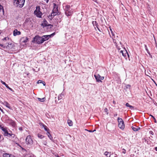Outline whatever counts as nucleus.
I'll return each mask as SVG.
<instances>
[{"instance_id":"obj_1","label":"nucleus","mask_w":157,"mask_h":157,"mask_svg":"<svg viewBox=\"0 0 157 157\" xmlns=\"http://www.w3.org/2000/svg\"><path fill=\"white\" fill-rule=\"evenodd\" d=\"M25 0H13V5L17 8H22L25 3Z\"/></svg>"},{"instance_id":"obj_2","label":"nucleus","mask_w":157,"mask_h":157,"mask_svg":"<svg viewBox=\"0 0 157 157\" xmlns=\"http://www.w3.org/2000/svg\"><path fill=\"white\" fill-rule=\"evenodd\" d=\"M64 10L65 13L67 16H70L72 15L73 13L72 9L71 8L69 5H66L65 8Z\"/></svg>"},{"instance_id":"obj_3","label":"nucleus","mask_w":157,"mask_h":157,"mask_svg":"<svg viewBox=\"0 0 157 157\" xmlns=\"http://www.w3.org/2000/svg\"><path fill=\"white\" fill-rule=\"evenodd\" d=\"M40 8L39 6H37L36 10L34 11V14L37 17L39 18H41L42 16L43 15L42 13L40 11Z\"/></svg>"},{"instance_id":"obj_4","label":"nucleus","mask_w":157,"mask_h":157,"mask_svg":"<svg viewBox=\"0 0 157 157\" xmlns=\"http://www.w3.org/2000/svg\"><path fill=\"white\" fill-rule=\"evenodd\" d=\"M32 42L39 44L42 43L44 42V40H42V37L36 36L34 38Z\"/></svg>"},{"instance_id":"obj_5","label":"nucleus","mask_w":157,"mask_h":157,"mask_svg":"<svg viewBox=\"0 0 157 157\" xmlns=\"http://www.w3.org/2000/svg\"><path fill=\"white\" fill-rule=\"evenodd\" d=\"M117 120L118 122V126L119 128L122 130H123L125 127L124 122L123 120L119 117L117 118Z\"/></svg>"},{"instance_id":"obj_6","label":"nucleus","mask_w":157,"mask_h":157,"mask_svg":"<svg viewBox=\"0 0 157 157\" xmlns=\"http://www.w3.org/2000/svg\"><path fill=\"white\" fill-rule=\"evenodd\" d=\"M25 142L26 144L28 145H32L33 144V140L30 135H29L26 137Z\"/></svg>"},{"instance_id":"obj_7","label":"nucleus","mask_w":157,"mask_h":157,"mask_svg":"<svg viewBox=\"0 0 157 157\" xmlns=\"http://www.w3.org/2000/svg\"><path fill=\"white\" fill-rule=\"evenodd\" d=\"M53 9L52 12L57 15H59V11L58 10V6L56 3H53Z\"/></svg>"},{"instance_id":"obj_8","label":"nucleus","mask_w":157,"mask_h":157,"mask_svg":"<svg viewBox=\"0 0 157 157\" xmlns=\"http://www.w3.org/2000/svg\"><path fill=\"white\" fill-rule=\"evenodd\" d=\"M94 76L97 82H101L102 81L101 80H103L104 79V77L101 76L98 74H95L94 75Z\"/></svg>"},{"instance_id":"obj_9","label":"nucleus","mask_w":157,"mask_h":157,"mask_svg":"<svg viewBox=\"0 0 157 157\" xmlns=\"http://www.w3.org/2000/svg\"><path fill=\"white\" fill-rule=\"evenodd\" d=\"M54 33H52L50 35L43 36L42 37V40H44V42L45 40H48L52 36H53L54 35Z\"/></svg>"},{"instance_id":"obj_10","label":"nucleus","mask_w":157,"mask_h":157,"mask_svg":"<svg viewBox=\"0 0 157 157\" xmlns=\"http://www.w3.org/2000/svg\"><path fill=\"white\" fill-rule=\"evenodd\" d=\"M41 25L43 26L46 27L49 26L50 25L48 24L46 19L44 18L43 20V23L41 24Z\"/></svg>"},{"instance_id":"obj_11","label":"nucleus","mask_w":157,"mask_h":157,"mask_svg":"<svg viewBox=\"0 0 157 157\" xmlns=\"http://www.w3.org/2000/svg\"><path fill=\"white\" fill-rule=\"evenodd\" d=\"M40 125L41 126H42V127H43L45 131H47V133L48 132H49V129L48 128L47 126H46L43 123H41L40 124Z\"/></svg>"},{"instance_id":"obj_12","label":"nucleus","mask_w":157,"mask_h":157,"mask_svg":"<svg viewBox=\"0 0 157 157\" xmlns=\"http://www.w3.org/2000/svg\"><path fill=\"white\" fill-rule=\"evenodd\" d=\"M21 33L19 31H18L17 29H15L13 32V35L14 36H16L17 35H19L21 34Z\"/></svg>"},{"instance_id":"obj_13","label":"nucleus","mask_w":157,"mask_h":157,"mask_svg":"<svg viewBox=\"0 0 157 157\" xmlns=\"http://www.w3.org/2000/svg\"><path fill=\"white\" fill-rule=\"evenodd\" d=\"M57 15L55 13H53V12H52V13L51 14V15H49L48 17L49 18L50 20H52L53 18L56 15Z\"/></svg>"},{"instance_id":"obj_14","label":"nucleus","mask_w":157,"mask_h":157,"mask_svg":"<svg viewBox=\"0 0 157 157\" xmlns=\"http://www.w3.org/2000/svg\"><path fill=\"white\" fill-rule=\"evenodd\" d=\"M3 157H14L12 155L7 153L3 154Z\"/></svg>"},{"instance_id":"obj_15","label":"nucleus","mask_w":157,"mask_h":157,"mask_svg":"<svg viewBox=\"0 0 157 157\" xmlns=\"http://www.w3.org/2000/svg\"><path fill=\"white\" fill-rule=\"evenodd\" d=\"M21 40H22V42L26 43L28 41L29 38L26 37L23 38Z\"/></svg>"},{"instance_id":"obj_16","label":"nucleus","mask_w":157,"mask_h":157,"mask_svg":"<svg viewBox=\"0 0 157 157\" xmlns=\"http://www.w3.org/2000/svg\"><path fill=\"white\" fill-rule=\"evenodd\" d=\"M3 104L5 105L7 107L10 109V104L8 103L6 101H4L3 103Z\"/></svg>"},{"instance_id":"obj_17","label":"nucleus","mask_w":157,"mask_h":157,"mask_svg":"<svg viewBox=\"0 0 157 157\" xmlns=\"http://www.w3.org/2000/svg\"><path fill=\"white\" fill-rule=\"evenodd\" d=\"M127 52V51L126 50L124 51L121 50V52L122 53V55L124 56L125 57L126 56Z\"/></svg>"},{"instance_id":"obj_18","label":"nucleus","mask_w":157,"mask_h":157,"mask_svg":"<svg viewBox=\"0 0 157 157\" xmlns=\"http://www.w3.org/2000/svg\"><path fill=\"white\" fill-rule=\"evenodd\" d=\"M4 132V135L5 136H8V132L6 128L3 131Z\"/></svg>"},{"instance_id":"obj_19","label":"nucleus","mask_w":157,"mask_h":157,"mask_svg":"<svg viewBox=\"0 0 157 157\" xmlns=\"http://www.w3.org/2000/svg\"><path fill=\"white\" fill-rule=\"evenodd\" d=\"M104 154L107 157H110L111 155V152L109 153L108 152L106 151H105Z\"/></svg>"},{"instance_id":"obj_20","label":"nucleus","mask_w":157,"mask_h":157,"mask_svg":"<svg viewBox=\"0 0 157 157\" xmlns=\"http://www.w3.org/2000/svg\"><path fill=\"white\" fill-rule=\"evenodd\" d=\"M125 105L127 106V107H129L130 109H133V108H134V107L131 105H130L128 103H127L126 104H125Z\"/></svg>"},{"instance_id":"obj_21","label":"nucleus","mask_w":157,"mask_h":157,"mask_svg":"<svg viewBox=\"0 0 157 157\" xmlns=\"http://www.w3.org/2000/svg\"><path fill=\"white\" fill-rule=\"evenodd\" d=\"M38 101L40 102H44L46 100V98H38Z\"/></svg>"},{"instance_id":"obj_22","label":"nucleus","mask_w":157,"mask_h":157,"mask_svg":"<svg viewBox=\"0 0 157 157\" xmlns=\"http://www.w3.org/2000/svg\"><path fill=\"white\" fill-rule=\"evenodd\" d=\"M132 129L134 131H136L140 129V128H136V127H134L132 126Z\"/></svg>"},{"instance_id":"obj_23","label":"nucleus","mask_w":157,"mask_h":157,"mask_svg":"<svg viewBox=\"0 0 157 157\" xmlns=\"http://www.w3.org/2000/svg\"><path fill=\"white\" fill-rule=\"evenodd\" d=\"M67 123L70 126H72L73 125V123L72 121L70 120H68L67 121Z\"/></svg>"},{"instance_id":"obj_24","label":"nucleus","mask_w":157,"mask_h":157,"mask_svg":"<svg viewBox=\"0 0 157 157\" xmlns=\"http://www.w3.org/2000/svg\"><path fill=\"white\" fill-rule=\"evenodd\" d=\"M64 95V94L62 93L61 94H59L58 97V99L59 100L63 98L62 96H63Z\"/></svg>"},{"instance_id":"obj_25","label":"nucleus","mask_w":157,"mask_h":157,"mask_svg":"<svg viewBox=\"0 0 157 157\" xmlns=\"http://www.w3.org/2000/svg\"><path fill=\"white\" fill-rule=\"evenodd\" d=\"M47 135H48V137H49V139L51 140H52V137L51 135L50 134V132H48V133H47Z\"/></svg>"},{"instance_id":"obj_26","label":"nucleus","mask_w":157,"mask_h":157,"mask_svg":"<svg viewBox=\"0 0 157 157\" xmlns=\"http://www.w3.org/2000/svg\"><path fill=\"white\" fill-rule=\"evenodd\" d=\"M94 23H95V25L96 26V27L97 28H98V23H97V22L96 21H93L92 22V24H93V25H94Z\"/></svg>"},{"instance_id":"obj_27","label":"nucleus","mask_w":157,"mask_h":157,"mask_svg":"<svg viewBox=\"0 0 157 157\" xmlns=\"http://www.w3.org/2000/svg\"><path fill=\"white\" fill-rule=\"evenodd\" d=\"M144 47L145 48V49L146 50V51H147V53L149 54V55H150V53L147 48V46L146 45V44H144Z\"/></svg>"},{"instance_id":"obj_28","label":"nucleus","mask_w":157,"mask_h":157,"mask_svg":"<svg viewBox=\"0 0 157 157\" xmlns=\"http://www.w3.org/2000/svg\"><path fill=\"white\" fill-rule=\"evenodd\" d=\"M37 136L40 139H43L44 137V136L40 134H38Z\"/></svg>"},{"instance_id":"obj_29","label":"nucleus","mask_w":157,"mask_h":157,"mask_svg":"<svg viewBox=\"0 0 157 157\" xmlns=\"http://www.w3.org/2000/svg\"><path fill=\"white\" fill-rule=\"evenodd\" d=\"M10 136L12 137H14L15 136V135L14 134L9 133L8 132V136Z\"/></svg>"},{"instance_id":"obj_30","label":"nucleus","mask_w":157,"mask_h":157,"mask_svg":"<svg viewBox=\"0 0 157 157\" xmlns=\"http://www.w3.org/2000/svg\"><path fill=\"white\" fill-rule=\"evenodd\" d=\"M113 42L114 43H115V44H116V47L117 48L119 49H120V48H118V45H117V43H116V40H114V39L113 40Z\"/></svg>"},{"instance_id":"obj_31","label":"nucleus","mask_w":157,"mask_h":157,"mask_svg":"<svg viewBox=\"0 0 157 157\" xmlns=\"http://www.w3.org/2000/svg\"><path fill=\"white\" fill-rule=\"evenodd\" d=\"M7 88H8V89H9L10 90L12 91H13V89L10 88V87L8 85H6V86Z\"/></svg>"},{"instance_id":"obj_32","label":"nucleus","mask_w":157,"mask_h":157,"mask_svg":"<svg viewBox=\"0 0 157 157\" xmlns=\"http://www.w3.org/2000/svg\"><path fill=\"white\" fill-rule=\"evenodd\" d=\"M150 116H151L153 118V119L154 120V122L155 123H156V119L155 118V117L153 116H152V115H150Z\"/></svg>"},{"instance_id":"obj_33","label":"nucleus","mask_w":157,"mask_h":157,"mask_svg":"<svg viewBox=\"0 0 157 157\" xmlns=\"http://www.w3.org/2000/svg\"><path fill=\"white\" fill-rule=\"evenodd\" d=\"M1 82L5 86H6V85H7L5 82L2 81V80H1Z\"/></svg>"},{"instance_id":"obj_34","label":"nucleus","mask_w":157,"mask_h":157,"mask_svg":"<svg viewBox=\"0 0 157 157\" xmlns=\"http://www.w3.org/2000/svg\"><path fill=\"white\" fill-rule=\"evenodd\" d=\"M43 81L41 80H39L38 81L37 83H42Z\"/></svg>"},{"instance_id":"obj_35","label":"nucleus","mask_w":157,"mask_h":157,"mask_svg":"<svg viewBox=\"0 0 157 157\" xmlns=\"http://www.w3.org/2000/svg\"><path fill=\"white\" fill-rule=\"evenodd\" d=\"M110 31H111V33L112 34L113 36H114V33H113V31L111 29H110Z\"/></svg>"},{"instance_id":"obj_36","label":"nucleus","mask_w":157,"mask_h":157,"mask_svg":"<svg viewBox=\"0 0 157 157\" xmlns=\"http://www.w3.org/2000/svg\"><path fill=\"white\" fill-rule=\"evenodd\" d=\"M122 152L124 154H125L126 153V150L124 149H122Z\"/></svg>"},{"instance_id":"obj_37","label":"nucleus","mask_w":157,"mask_h":157,"mask_svg":"<svg viewBox=\"0 0 157 157\" xmlns=\"http://www.w3.org/2000/svg\"><path fill=\"white\" fill-rule=\"evenodd\" d=\"M3 131L6 128H4L3 127H1L0 128Z\"/></svg>"},{"instance_id":"obj_38","label":"nucleus","mask_w":157,"mask_h":157,"mask_svg":"<svg viewBox=\"0 0 157 157\" xmlns=\"http://www.w3.org/2000/svg\"><path fill=\"white\" fill-rule=\"evenodd\" d=\"M104 111H105V112H106L107 113V114H108V113L107 112L108 111V109L107 108H105L104 109Z\"/></svg>"},{"instance_id":"obj_39","label":"nucleus","mask_w":157,"mask_h":157,"mask_svg":"<svg viewBox=\"0 0 157 157\" xmlns=\"http://www.w3.org/2000/svg\"><path fill=\"white\" fill-rule=\"evenodd\" d=\"M1 10H2L3 12V9L2 7H0V11H1Z\"/></svg>"},{"instance_id":"obj_40","label":"nucleus","mask_w":157,"mask_h":157,"mask_svg":"<svg viewBox=\"0 0 157 157\" xmlns=\"http://www.w3.org/2000/svg\"><path fill=\"white\" fill-rule=\"evenodd\" d=\"M126 55H127L128 56V58H129V54L127 52V54H126ZM129 59L130 60V59L129 58Z\"/></svg>"},{"instance_id":"obj_41","label":"nucleus","mask_w":157,"mask_h":157,"mask_svg":"<svg viewBox=\"0 0 157 157\" xmlns=\"http://www.w3.org/2000/svg\"><path fill=\"white\" fill-rule=\"evenodd\" d=\"M130 87V85H128L127 86H126V88H128V87Z\"/></svg>"},{"instance_id":"obj_42","label":"nucleus","mask_w":157,"mask_h":157,"mask_svg":"<svg viewBox=\"0 0 157 157\" xmlns=\"http://www.w3.org/2000/svg\"><path fill=\"white\" fill-rule=\"evenodd\" d=\"M87 131H88L89 132H94V131H92L90 130H87Z\"/></svg>"},{"instance_id":"obj_43","label":"nucleus","mask_w":157,"mask_h":157,"mask_svg":"<svg viewBox=\"0 0 157 157\" xmlns=\"http://www.w3.org/2000/svg\"><path fill=\"white\" fill-rule=\"evenodd\" d=\"M15 123H14V122H13L12 123V125H13V126H15Z\"/></svg>"},{"instance_id":"obj_44","label":"nucleus","mask_w":157,"mask_h":157,"mask_svg":"<svg viewBox=\"0 0 157 157\" xmlns=\"http://www.w3.org/2000/svg\"><path fill=\"white\" fill-rule=\"evenodd\" d=\"M44 0L46 1V3H48V1H49V0Z\"/></svg>"},{"instance_id":"obj_45","label":"nucleus","mask_w":157,"mask_h":157,"mask_svg":"<svg viewBox=\"0 0 157 157\" xmlns=\"http://www.w3.org/2000/svg\"><path fill=\"white\" fill-rule=\"evenodd\" d=\"M0 46H1L2 47H3L4 48L5 47L4 46H3V45L2 44H0Z\"/></svg>"},{"instance_id":"obj_46","label":"nucleus","mask_w":157,"mask_h":157,"mask_svg":"<svg viewBox=\"0 0 157 157\" xmlns=\"http://www.w3.org/2000/svg\"><path fill=\"white\" fill-rule=\"evenodd\" d=\"M42 83L43 84L44 86H45V83L44 82H43V81Z\"/></svg>"},{"instance_id":"obj_47","label":"nucleus","mask_w":157,"mask_h":157,"mask_svg":"<svg viewBox=\"0 0 157 157\" xmlns=\"http://www.w3.org/2000/svg\"><path fill=\"white\" fill-rule=\"evenodd\" d=\"M117 113H116V114H114V117H116V116H117Z\"/></svg>"},{"instance_id":"obj_48","label":"nucleus","mask_w":157,"mask_h":157,"mask_svg":"<svg viewBox=\"0 0 157 157\" xmlns=\"http://www.w3.org/2000/svg\"><path fill=\"white\" fill-rule=\"evenodd\" d=\"M155 150L156 151H157V147H155Z\"/></svg>"},{"instance_id":"obj_49","label":"nucleus","mask_w":157,"mask_h":157,"mask_svg":"<svg viewBox=\"0 0 157 157\" xmlns=\"http://www.w3.org/2000/svg\"><path fill=\"white\" fill-rule=\"evenodd\" d=\"M7 38V37L4 38L3 39V40H6Z\"/></svg>"},{"instance_id":"obj_50","label":"nucleus","mask_w":157,"mask_h":157,"mask_svg":"<svg viewBox=\"0 0 157 157\" xmlns=\"http://www.w3.org/2000/svg\"><path fill=\"white\" fill-rule=\"evenodd\" d=\"M2 136L0 134V139L1 138Z\"/></svg>"},{"instance_id":"obj_51","label":"nucleus","mask_w":157,"mask_h":157,"mask_svg":"<svg viewBox=\"0 0 157 157\" xmlns=\"http://www.w3.org/2000/svg\"><path fill=\"white\" fill-rule=\"evenodd\" d=\"M100 31H101L100 30V29H99L98 28H98H97Z\"/></svg>"},{"instance_id":"obj_52","label":"nucleus","mask_w":157,"mask_h":157,"mask_svg":"<svg viewBox=\"0 0 157 157\" xmlns=\"http://www.w3.org/2000/svg\"><path fill=\"white\" fill-rule=\"evenodd\" d=\"M119 43H120V44L121 45V46H122V45H121V42H119Z\"/></svg>"},{"instance_id":"obj_53","label":"nucleus","mask_w":157,"mask_h":157,"mask_svg":"<svg viewBox=\"0 0 157 157\" xmlns=\"http://www.w3.org/2000/svg\"><path fill=\"white\" fill-rule=\"evenodd\" d=\"M19 129H20V130H21V128H19Z\"/></svg>"},{"instance_id":"obj_54","label":"nucleus","mask_w":157,"mask_h":157,"mask_svg":"<svg viewBox=\"0 0 157 157\" xmlns=\"http://www.w3.org/2000/svg\"><path fill=\"white\" fill-rule=\"evenodd\" d=\"M151 134L153 135V133L152 132V133H151Z\"/></svg>"},{"instance_id":"obj_55","label":"nucleus","mask_w":157,"mask_h":157,"mask_svg":"<svg viewBox=\"0 0 157 157\" xmlns=\"http://www.w3.org/2000/svg\"><path fill=\"white\" fill-rule=\"evenodd\" d=\"M95 131H96V130L95 129V130H94L93 131H94V132Z\"/></svg>"},{"instance_id":"obj_56","label":"nucleus","mask_w":157,"mask_h":157,"mask_svg":"<svg viewBox=\"0 0 157 157\" xmlns=\"http://www.w3.org/2000/svg\"><path fill=\"white\" fill-rule=\"evenodd\" d=\"M85 130H86V131H87V130H87L86 129H85Z\"/></svg>"},{"instance_id":"obj_57","label":"nucleus","mask_w":157,"mask_h":157,"mask_svg":"<svg viewBox=\"0 0 157 157\" xmlns=\"http://www.w3.org/2000/svg\"><path fill=\"white\" fill-rule=\"evenodd\" d=\"M113 103H115V101H113Z\"/></svg>"},{"instance_id":"obj_58","label":"nucleus","mask_w":157,"mask_h":157,"mask_svg":"<svg viewBox=\"0 0 157 157\" xmlns=\"http://www.w3.org/2000/svg\"><path fill=\"white\" fill-rule=\"evenodd\" d=\"M1 127H2V126L0 124V128Z\"/></svg>"},{"instance_id":"obj_59","label":"nucleus","mask_w":157,"mask_h":157,"mask_svg":"<svg viewBox=\"0 0 157 157\" xmlns=\"http://www.w3.org/2000/svg\"><path fill=\"white\" fill-rule=\"evenodd\" d=\"M94 25H95V23H94Z\"/></svg>"}]
</instances>
